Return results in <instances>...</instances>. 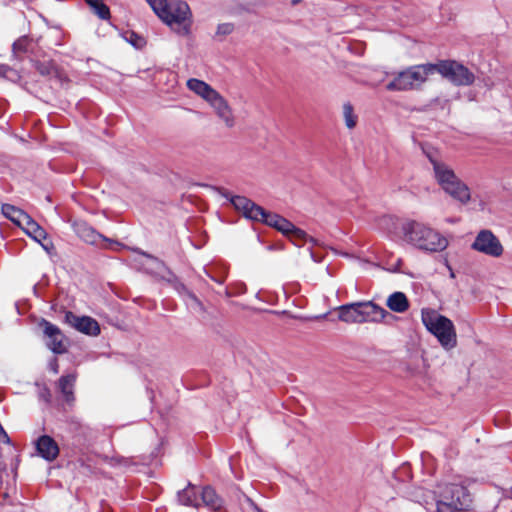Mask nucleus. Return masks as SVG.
<instances>
[{"mask_svg": "<svg viewBox=\"0 0 512 512\" xmlns=\"http://www.w3.org/2000/svg\"><path fill=\"white\" fill-rule=\"evenodd\" d=\"M160 20L174 33L188 37L192 31L193 15L183 0H146Z\"/></svg>", "mask_w": 512, "mask_h": 512, "instance_id": "f257e3e1", "label": "nucleus"}, {"mask_svg": "<svg viewBox=\"0 0 512 512\" xmlns=\"http://www.w3.org/2000/svg\"><path fill=\"white\" fill-rule=\"evenodd\" d=\"M425 154L432 166L434 179L444 192L462 204L468 203L471 198L470 189L444 161L441 154L437 151H426Z\"/></svg>", "mask_w": 512, "mask_h": 512, "instance_id": "f03ea898", "label": "nucleus"}, {"mask_svg": "<svg viewBox=\"0 0 512 512\" xmlns=\"http://www.w3.org/2000/svg\"><path fill=\"white\" fill-rule=\"evenodd\" d=\"M403 240L425 252H441L449 244L447 238L425 223L407 220L401 225Z\"/></svg>", "mask_w": 512, "mask_h": 512, "instance_id": "7ed1b4c3", "label": "nucleus"}, {"mask_svg": "<svg viewBox=\"0 0 512 512\" xmlns=\"http://www.w3.org/2000/svg\"><path fill=\"white\" fill-rule=\"evenodd\" d=\"M435 512H474L468 489L456 483H447L435 491Z\"/></svg>", "mask_w": 512, "mask_h": 512, "instance_id": "20e7f679", "label": "nucleus"}, {"mask_svg": "<svg viewBox=\"0 0 512 512\" xmlns=\"http://www.w3.org/2000/svg\"><path fill=\"white\" fill-rule=\"evenodd\" d=\"M433 74V63L413 65L395 73L393 79L386 85V89L397 92L418 91Z\"/></svg>", "mask_w": 512, "mask_h": 512, "instance_id": "39448f33", "label": "nucleus"}, {"mask_svg": "<svg viewBox=\"0 0 512 512\" xmlns=\"http://www.w3.org/2000/svg\"><path fill=\"white\" fill-rule=\"evenodd\" d=\"M421 317L424 326L438 339L444 348L450 349L456 346V332L450 319L433 309L422 310Z\"/></svg>", "mask_w": 512, "mask_h": 512, "instance_id": "423d86ee", "label": "nucleus"}, {"mask_svg": "<svg viewBox=\"0 0 512 512\" xmlns=\"http://www.w3.org/2000/svg\"><path fill=\"white\" fill-rule=\"evenodd\" d=\"M433 64L434 73H439L455 86H470L475 81L474 73L455 60H441Z\"/></svg>", "mask_w": 512, "mask_h": 512, "instance_id": "0eeeda50", "label": "nucleus"}, {"mask_svg": "<svg viewBox=\"0 0 512 512\" xmlns=\"http://www.w3.org/2000/svg\"><path fill=\"white\" fill-rule=\"evenodd\" d=\"M471 248L494 258L502 256L504 252V248L500 240L492 233V231L487 229L481 230L476 235Z\"/></svg>", "mask_w": 512, "mask_h": 512, "instance_id": "6e6552de", "label": "nucleus"}, {"mask_svg": "<svg viewBox=\"0 0 512 512\" xmlns=\"http://www.w3.org/2000/svg\"><path fill=\"white\" fill-rule=\"evenodd\" d=\"M39 396L46 403H66L70 405L74 401L72 386H42Z\"/></svg>", "mask_w": 512, "mask_h": 512, "instance_id": "1a4fd4ad", "label": "nucleus"}, {"mask_svg": "<svg viewBox=\"0 0 512 512\" xmlns=\"http://www.w3.org/2000/svg\"><path fill=\"white\" fill-rule=\"evenodd\" d=\"M65 322L83 334L89 336H98L100 334L98 322L90 316H78L68 311L65 313Z\"/></svg>", "mask_w": 512, "mask_h": 512, "instance_id": "9d476101", "label": "nucleus"}, {"mask_svg": "<svg viewBox=\"0 0 512 512\" xmlns=\"http://www.w3.org/2000/svg\"><path fill=\"white\" fill-rule=\"evenodd\" d=\"M40 326L43 328L44 335L47 338L46 344L48 348L56 354L65 353L67 347L65 344V336L61 330L45 319L41 321Z\"/></svg>", "mask_w": 512, "mask_h": 512, "instance_id": "9b49d317", "label": "nucleus"}, {"mask_svg": "<svg viewBox=\"0 0 512 512\" xmlns=\"http://www.w3.org/2000/svg\"><path fill=\"white\" fill-rule=\"evenodd\" d=\"M217 116L224 122L225 126L232 128L235 125V118L228 102L217 93L209 102Z\"/></svg>", "mask_w": 512, "mask_h": 512, "instance_id": "f8f14e48", "label": "nucleus"}, {"mask_svg": "<svg viewBox=\"0 0 512 512\" xmlns=\"http://www.w3.org/2000/svg\"><path fill=\"white\" fill-rule=\"evenodd\" d=\"M230 202L235 209L251 220L257 219V216H263V208L244 196H232Z\"/></svg>", "mask_w": 512, "mask_h": 512, "instance_id": "ddd939ff", "label": "nucleus"}, {"mask_svg": "<svg viewBox=\"0 0 512 512\" xmlns=\"http://www.w3.org/2000/svg\"><path fill=\"white\" fill-rule=\"evenodd\" d=\"M362 303L354 302L338 307V318L342 322L353 324L363 323L361 314Z\"/></svg>", "mask_w": 512, "mask_h": 512, "instance_id": "4468645a", "label": "nucleus"}, {"mask_svg": "<svg viewBox=\"0 0 512 512\" xmlns=\"http://www.w3.org/2000/svg\"><path fill=\"white\" fill-rule=\"evenodd\" d=\"M362 322H380L389 315V312L383 307L375 304L372 301L361 302Z\"/></svg>", "mask_w": 512, "mask_h": 512, "instance_id": "2eb2a0df", "label": "nucleus"}, {"mask_svg": "<svg viewBox=\"0 0 512 512\" xmlns=\"http://www.w3.org/2000/svg\"><path fill=\"white\" fill-rule=\"evenodd\" d=\"M36 448L38 453L48 461H53L59 454L58 444L48 435H43L37 440Z\"/></svg>", "mask_w": 512, "mask_h": 512, "instance_id": "dca6fc26", "label": "nucleus"}, {"mask_svg": "<svg viewBox=\"0 0 512 512\" xmlns=\"http://www.w3.org/2000/svg\"><path fill=\"white\" fill-rule=\"evenodd\" d=\"M187 87L195 94L209 102L218 92L206 82L191 78L187 81Z\"/></svg>", "mask_w": 512, "mask_h": 512, "instance_id": "f3484780", "label": "nucleus"}, {"mask_svg": "<svg viewBox=\"0 0 512 512\" xmlns=\"http://www.w3.org/2000/svg\"><path fill=\"white\" fill-rule=\"evenodd\" d=\"M187 87L195 94L209 102L218 92L206 82L191 78L187 81Z\"/></svg>", "mask_w": 512, "mask_h": 512, "instance_id": "a211bd4d", "label": "nucleus"}, {"mask_svg": "<svg viewBox=\"0 0 512 512\" xmlns=\"http://www.w3.org/2000/svg\"><path fill=\"white\" fill-rule=\"evenodd\" d=\"M33 67L43 77L62 80V74L52 60L33 61Z\"/></svg>", "mask_w": 512, "mask_h": 512, "instance_id": "6ab92c4d", "label": "nucleus"}, {"mask_svg": "<svg viewBox=\"0 0 512 512\" xmlns=\"http://www.w3.org/2000/svg\"><path fill=\"white\" fill-rule=\"evenodd\" d=\"M75 231L83 241L92 245H97L100 241H108L104 236L86 223H77L75 225Z\"/></svg>", "mask_w": 512, "mask_h": 512, "instance_id": "aec40b11", "label": "nucleus"}, {"mask_svg": "<svg viewBox=\"0 0 512 512\" xmlns=\"http://www.w3.org/2000/svg\"><path fill=\"white\" fill-rule=\"evenodd\" d=\"M202 503L213 511H219L223 508V499L216 493L211 486H205L201 493Z\"/></svg>", "mask_w": 512, "mask_h": 512, "instance_id": "412c9836", "label": "nucleus"}, {"mask_svg": "<svg viewBox=\"0 0 512 512\" xmlns=\"http://www.w3.org/2000/svg\"><path fill=\"white\" fill-rule=\"evenodd\" d=\"M27 235L32 237L37 242L41 243L46 239L45 230L29 215L26 220L20 225Z\"/></svg>", "mask_w": 512, "mask_h": 512, "instance_id": "4be33fe9", "label": "nucleus"}, {"mask_svg": "<svg viewBox=\"0 0 512 512\" xmlns=\"http://www.w3.org/2000/svg\"><path fill=\"white\" fill-rule=\"evenodd\" d=\"M387 307L396 313H404L409 309V301L403 292H394L386 300Z\"/></svg>", "mask_w": 512, "mask_h": 512, "instance_id": "5701e85b", "label": "nucleus"}, {"mask_svg": "<svg viewBox=\"0 0 512 512\" xmlns=\"http://www.w3.org/2000/svg\"><path fill=\"white\" fill-rule=\"evenodd\" d=\"M178 500L182 505L198 508L200 502L197 497L196 487L189 483L186 488L178 493Z\"/></svg>", "mask_w": 512, "mask_h": 512, "instance_id": "b1692460", "label": "nucleus"}, {"mask_svg": "<svg viewBox=\"0 0 512 512\" xmlns=\"http://www.w3.org/2000/svg\"><path fill=\"white\" fill-rule=\"evenodd\" d=\"M2 213L6 218L11 220L18 226H20L24 222V220H26L29 216L26 212L11 204H3Z\"/></svg>", "mask_w": 512, "mask_h": 512, "instance_id": "393cba45", "label": "nucleus"}, {"mask_svg": "<svg viewBox=\"0 0 512 512\" xmlns=\"http://www.w3.org/2000/svg\"><path fill=\"white\" fill-rule=\"evenodd\" d=\"M91 12L101 20H109L111 17L109 7L103 0H85Z\"/></svg>", "mask_w": 512, "mask_h": 512, "instance_id": "a878e982", "label": "nucleus"}, {"mask_svg": "<svg viewBox=\"0 0 512 512\" xmlns=\"http://www.w3.org/2000/svg\"><path fill=\"white\" fill-rule=\"evenodd\" d=\"M343 117L345 121V125L348 129H353L357 125L358 117L354 113V108L351 103L347 102L343 105Z\"/></svg>", "mask_w": 512, "mask_h": 512, "instance_id": "bb28decb", "label": "nucleus"}, {"mask_svg": "<svg viewBox=\"0 0 512 512\" xmlns=\"http://www.w3.org/2000/svg\"><path fill=\"white\" fill-rule=\"evenodd\" d=\"M296 246H302L307 241L314 242L313 238L308 236L305 231L296 226L292 230L291 234L287 236Z\"/></svg>", "mask_w": 512, "mask_h": 512, "instance_id": "cd10ccee", "label": "nucleus"}, {"mask_svg": "<svg viewBox=\"0 0 512 512\" xmlns=\"http://www.w3.org/2000/svg\"><path fill=\"white\" fill-rule=\"evenodd\" d=\"M282 218L283 217L278 214L270 213L263 209V216H257V219H254V221L263 222V223L267 224L268 226H271V227L277 229V227L280 223V221H278V220H282Z\"/></svg>", "mask_w": 512, "mask_h": 512, "instance_id": "c85d7f7f", "label": "nucleus"}, {"mask_svg": "<svg viewBox=\"0 0 512 512\" xmlns=\"http://www.w3.org/2000/svg\"><path fill=\"white\" fill-rule=\"evenodd\" d=\"M235 26L233 23H221L217 26L215 37L223 40L226 36L233 33Z\"/></svg>", "mask_w": 512, "mask_h": 512, "instance_id": "c756f323", "label": "nucleus"}, {"mask_svg": "<svg viewBox=\"0 0 512 512\" xmlns=\"http://www.w3.org/2000/svg\"><path fill=\"white\" fill-rule=\"evenodd\" d=\"M279 221L280 223L277 227V230L282 232L284 235L289 236L292 230L294 229L295 225L288 221L287 219H285L284 217L282 218V220Z\"/></svg>", "mask_w": 512, "mask_h": 512, "instance_id": "7c9ffc66", "label": "nucleus"}, {"mask_svg": "<svg viewBox=\"0 0 512 512\" xmlns=\"http://www.w3.org/2000/svg\"><path fill=\"white\" fill-rule=\"evenodd\" d=\"M449 106V99L443 98V97H435L429 101L427 104V107L433 108V107H439L441 109H445Z\"/></svg>", "mask_w": 512, "mask_h": 512, "instance_id": "2f4dec72", "label": "nucleus"}, {"mask_svg": "<svg viewBox=\"0 0 512 512\" xmlns=\"http://www.w3.org/2000/svg\"><path fill=\"white\" fill-rule=\"evenodd\" d=\"M187 296L191 300V306L199 311H204V306L202 302L196 297L195 294L187 291Z\"/></svg>", "mask_w": 512, "mask_h": 512, "instance_id": "473e14b6", "label": "nucleus"}, {"mask_svg": "<svg viewBox=\"0 0 512 512\" xmlns=\"http://www.w3.org/2000/svg\"><path fill=\"white\" fill-rule=\"evenodd\" d=\"M77 380V374L74 372L62 375L59 379L58 384H73Z\"/></svg>", "mask_w": 512, "mask_h": 512, "instance_id": "72a5a7b5", "label": "nucleus"}, {"mask_svg": "<svg viewBox=\"0 0 512 512\" xmlns=\"http://www.w3.org/2000/svg\"><path fill=\"white\" fill-rule=\"evenodd\" d=\"M10 70L8 65L0 64V76L5 77Z\"/></svg>", "mask_w": 512, "mask_h": 512, "instance_id": "f704fd0d", "label": "nucleus"}, {"mask_svg": "<svg viewBox=\"0 0 512 512\" xmlns=\"http://www.w3.org/2000/svg\"><path fill=\"white\" fill-rule=\"evenodd\" d=\"M22 49H23V45H22L21 41L14 42V44H13V50L14 51L22 50Z\"/></svg>", "mask_w": 512, "mask_h": 512, "instance_id": "c9c22d12", "label": "nucleus"}, {"mask_svg": "<svg viewBox=\"0 0 512 512\" xmlns=\"http://www.w3.org/2000/svg\"><path fill=\"white\" fill-rule=\"evenodd\" d=\"M302 0H291V4L292 5H297L298 3H300Z\"/></svg>", "mask_w": 512, "mask_h": 512, "instance_id": "e433bc0d", "label": "nucleus"}, {"mask_svg": "<svg viewBox=\"0 0 512 512\" xmlns=\"http://www.w3.org/2000/svg\"><path fill=\"white\" fill-rule=\"evenodd\" d=\"M131 43L133 44V46H138L136 41H131Z\"/></svg>", "mask_w": 512, "mask_h": 512, "instance_id": "4c0bfd02", "label": "nucleus"}, {"mask_svg": "<svg viewBox=\"0 0 512 512\" xmlns=\"http://www.w3.org/2000/svg\"><path fill=\"white\" fill-rule=\"evenodd\" d=\"M131 37H135V38H137V36L135 35V33H132V34H131Z\"/></svg>", "mask_w": 512, "mask_h": 512, "instance_id": "58836bf2", "label": "nucleus"}]
</instances>
